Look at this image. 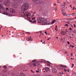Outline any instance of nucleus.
<instances>
[{
  "label": "nucleus",
  "instance_id": "1",
  "mask_svg": "<svg viewBox=\"0 0 76 76\" xmlns=\"http://www.w3.org/2000/svg\"><path fill=\"white\" fill-rule=\"evenodd\" d=\"M28 7H29V4H28L26 3H24L23 5L21 7V10H27V9L28 8Z\"/></svg>",
  "mask_w": 76,
  "mask_h": 76
},
{
  "label": "nucleus",
  "instance_id": "2",
  "mask_svg": "<svg viewBox=\"0 0 76 76\" xmlns=\"http://www.w3.org/2000/svg\"><path fill=\"white\" fill-rule=\"evenodd\" d=\"M10 4V0L4 1L3 2L4 5V6H9Z\"/></svg>",
  "mask_w": 76,
  "mask_h": 76
},
{
  "label": "nucleus",
  "instance_id": "3",
  "mask_svg": "<svg viewBox=\"0 0 76 76\" xmlns=\"http://www.w3.org/2000/svg\"><path fill=\"white\" fill-rule=\"evenodd\" d=\"M44 20H45V19L41 17L37 18V21L39 23H43Z\"/></svg>",
  "mask_w": 76,
  "mask_h": 76
},
{
  "label": "nucleus",
  "instance_id": "4",
  "mask_svg": "<svg viewBox=\"0 0 76 76\" xmlns=\"http://www.w3.org/2000/svg\"><path fill=\"white\" fill-rule=\"evenodd\" d=\"M43 23L42 24V25H51V23L49 22H47V20L46 19H45Z\"/></svg>",
  "mask_w": 76,
  "mask_h": 76
},
{
  "label": "nucleus",
  "instance_id": "5",
  "mask_svg": "<svg viewBox=\"0 0 76 76\" xmlns=\"http://www.w3.org/2000/svg\"><path fill=\"white\" fill-rule=\"evenodd\" d=\"M0 9L2 10V11H3V12H4V10L5 9V8H4V7H3V5L0 3Z\"/></svg>",
  "mask_w": 76,
  "mask_h": 76
},
{
  "label": "nucleus",
  "instance_id": "6",
  "mask_svg": "<svg viewBox=\"0 0 76 76\" xmlns=\"http://www.w3.org/2000/svg\"><path fill=\"white\" fill-rule=\"evenodd\" d=\"M13 6L15 8H16L18 7V4L16 2H14V4H13Z\"/></svg>",
  "mask_w": 76,
  "mask_h": 76
},
{
  "label": "nucleus",
  "instance_id": "7",
  "mask_svg": "<svg viewBox=\"0 0 76 76\" xmlns=\"http://www.w3.org/2000/svg\"><path fill=\"white\" fill-rule=\"evenodd\" d=\"M61 7L62 8V10L63 12H64V10H65L66 9L65 6L64 5H62Z\"/></svg>",
  "mask_w": 76,
  "mask_h": 76
},
{
  "label": "nucleus",
  "instance_id": "8",
  "mask_svg": "<svg viewBox=\"0 0 76 76\" xmlns=\"http://www.w3.org/2000/svg\"><path fill=\"white\" fill-rule=\"evenodd\" d=\"M10 10L11 13H15L16 12V11L12 8L10 9Z\"/></svg>",
  "mask_w": 76,
  "mask_h": 76
},
{
  "label": "nucleus",
  "instance_id": "9",
  "mask_svg": "<svg viewBox=\"0 0 76 76\" xmlns=\"http://www.w3.org/2000/svg\"><path fill=\"white\" fill-rule=\"evenodd\" d=\"M26 13V16H27V17H28V16H30L31 15V14L29 12H25Z\"/></svg>",
  "mask_w": 76,
  "mask_h": 76
},
{
  "label": "nucleus",
  "instance_id": "10",
  "mask_svg": "<svg viewBox=\"0 0 76 76\" xmlns=\"http://www.w3.org/2000/svg\"><path fill=\"white\" fill-rule=\"evenodd\" d=\"M52 72L53 73H56L57 72V70L56 69H52Z\"/></svg>",
  "mask_w": 76,
  "mask_h": 76
},
{
  "label": "nucleus",
  "instance_id": "11",
  "mask_svg": "<svg viewBox=\"0 0 76 76\" xmlns=\"http://www.w3.org/2000/svg\"><path fill=\"white\" fill-rule=\"evenodd\" d=\"M50 69L48 67H46L45 68V71H46L47 72H48V71Z\"/></svg>",
  "mask_w": 76,
  "mask_h": 76
},
{
  "label": "nucleus",
  "instance_id": "12",
  "mask_svg": "<svg viewBox=\"0 0 76 76\" xmlns=\"http://www.w3.org/2000/svg\"><path fill=\"white\" fill-rule=\"evenodd\" d=\"M60 66H61V67H63V68H67V66H63V65H61Z\"/></svg>",
  "mask_w": 76,
  "mask_h": 76
},
{
  "label": "nucleus",
  "instance_id": "13",
  "mask_svg": "<svg viewBox=\"0 0 76 76\" xmlns=\"http://www.w3.org/2000/svg\"><path fill=\"white\" fill-rule=\"evenodd\" d=\"M47 66H50V64H51V63L50 62H47Z\"/></svg>",
  "mask_w": 76,
  "mask_h": 76
},
{
  "label": "nucleus",
  "instance_id": "14",
  "mask_svg": "<svg viewBox=\"0 0 76 76\" xmlns=\"http://www.w3.org/2000/svg\"><path fill=\"white\" fill-rule=\"evenodd\" d=\"M42 63H48V61H45V60H43L42 59Z\"/></svg>",
  "mask_w": 76,
  "mask_h": 76
},
{
  "label": "nucleus",
  "instance_id": "15",
  "mask_svg": "<svg viewBox=\"0 0 76 76\" xmlns=\"http://www.w3.org/2000/svg\"><path fill=\"white\" fill-rule=\"evenodd\" d=\"M70 15H71V14H66V16H68V17H70Z\"/></svg>",
  "mask_w": 76,
  "mask_h": 76
},
{
  "label": "nucleus",
  "instance_id": "16",
  "mask_svg": "<svg viewBox=\"0 0 76 76\" xmlns=\"http://www.w3.org/2000/svg\"><path fill=\"white\" fill-rule=\"evenodd\" d=\"M64 32H65V31H62L61 32V34H62V35H64Z\"/></svg>",
  "mask_w": 76,
  "mask_h": 76
},
{
  "label": "nucleus",
  "instance_id": "17",
  "mask_svg": "<svg viewBox=\"0 0 76 76\" xmlns=\"http://www.w3.org/2000/svg\"><path fill=\"white\" fill-rule=\"evenodd\" d=\"M19 76H24V75H23V73H21V74H20Z\"/></svg>",
  "mask_w": 76,
  "mask_h": 76
},
{
  "label": "nucleus",
  "instance_id": "18",
  "mask_svg": "<svg viewBox=\"0 0 76 76\" xmlns=\"http://www.w3.org/2000/svg\"><path fill=\"white\" fill-rule=\"evenodd\" d=\"M36 65H38V66H39V62H37L36 63Z\"/></svg>",
  "mask_w": 76,
  "mask_h": 76
},
{
  "label": "nucleus",
  "instance_id": "19",
  "mask_svg": "<svg viewBox=\"0 0 76 76\" xmlns=\"http://www.w3.org/2000/svg\"><path fill=\"white\" fill-rule=\"evenodd\" d=\"M3 68L6 69H7V66L6 65H4L3 66Z\"/></svg>",
  "mask_w": 76,
  "mask_h": 76
},
{
  "label": "nucleus",
  "instance_id": "20",
  "mask_svg": "<svg viewBox=\"0 0 76 76\" xmlns=\"http://www.w3.org/2000/svg\"><path fill=\"white\" fill-rule=\"evenodd\" d=\"M28 41H32V38H28Z\"/></svg>",
  "mask_w": 76,
  "mask_h": 76
},
{
  "label": "nucleus",
  "instance_id": "21",
  "mask_svg": "<svg viewBox=\"0 0 76 76\" xmlns=\"http://www.w3.org/2000/svg\"><path fill=\"white\" fill-rule=\"evenodd\" d=\"M55 21H56V20H53L52 22L51 23H50V24H53V23H54L55 22Z\"/></svg>",
  "mask_w": 76,
  "mask_h": 76
},
{
  "label": "nucleus",
  "instance_id": "22",
  "mask_svg": "<svg viewBox=\"0 0 76 76\" xmlns=\"http://www.w3.org/2000/svg\"><path fill=\"white\" fill-rule=\"evenodd\" d=\"M36 61L37 60L36 59H34L32 61V62H33V63H35V62H36Z\"/></svg>",
  "mask_w": 76,
  "mask_h": 76
},
{
  "label": "nucleus",
  "instance_id": "23",
  "mask_svg": "<svg viewBox=\"0 0 76 76\" xmlns=\"http://www.w3.org/2000/svg\"><path fill=\"white\" fill-rule=\"evenodd\" d=\"M7 72V70H6V69H4L3 70V72Z\"/></svg>",
  "mask_w": 76,
  "mask_h": 76
},
{
  "label": "nucleus",
  "instance_id": "24",
  "mask_svg": "<svg viewBox=\"0 0 76 76\" xmlns=\"http://www.w3.org/2000/svg\"><path fill=\"white\" fill-rule=\"evenodd\" d=\"M33 64V66H34V67H36V66H37V65L35 63H34Z\"/></svg>",
  "mask_w": 76,
  "mask_h": 76
},
{
  "label": "nucleus",
  "instance_id": "25",
  "mask_svg": "<svg viewBox=\"0 0 76 76\" xmlns=\"http://www.w3.org/2000/svg\"><path fill=\"white\" fill-rule=\"evenodd\" d=\"M63 4H64V5H64L65 6H66V2H63Z\"/></svg>",
  "mask_w": 76,
  "mask_h": 76
},
{
  "label": "nucleus",
  "instance_id": "26",
  "mask_svg": "<svg viewBox=\"0 0 76 76\" xmlns=\"http://www.w3.org/2000/svg\"><path fill=\"white\" fill-rule=\"evenodd\" d=\"M2 14H3V15H8L7 14V13L6 12H2Z\"/></svg>",
  "mask_w": 76,
  "mask_h": 76
},
{
  "label": "nucleus",
  "instance_id": "27",
  "mask_svg": "<svg viewBox=\"0 0 76 76\" xmlns=\"http://www.w3.org/2000/svg\"><path fill=\"white\" fill-rule=\"evenodd\" d=\"M69 30H70V31H72V28H69Z\"/></svg>",
  "mask_w": 76,
  "mask_h": 76
},
{
  "label": "nucleus",
  "instance_id": "28",
  "mask_svg": "<svg viewBox=\"0 0 76 76\" xmlns=\"http://www.w3.org/2000/svg\"><path fill=\"white\" fill-rule=\"evenodd\" d=\"M63 15H64V16H66V13H63Z\"/></svg>",
  "mask_w": 76,
  "mask_h": 76
},
{
  "label": "nucleus",
  "instance_id": "29",
  "mask_svg": "<svg viewBox=\"0 0 76 76\" xmlns=\"http://www.w3.org/2000/svg\"><path fill=\"white\" fill-rule=\"evenodd\" d=\"M29 22H31L32 23H33V22H32V20H29Z\"/></svg>",
  "mask_w": 76,
  "mask_h": 76
},
{
  "label": "nucleus",
  "instance_id": "30",
  "mask_svg": "<svg viewBox=\"0 0 76 76\" xmlns=\"http://www.w3.org/2000/svg\"><path fill=\"white\" fill-rule=\"evenodd\" d=\"M36 73H39V70H37L36 71Z\"/></svg>",
  "mask_w": 76,
  "mask_h": 76
},
{
  "label": "nucleus",
  "instance_id": "31",
  "mask_svg": "<svg viewBox=\"0 0 76 76\" xmlns=\"http://www.w3.org/2000/svg\"><path fill=\"white\" fill-rule=\"evenodd\" d=\"M36 22V20L33 21V23H35V22Z\"/></svg>",
  "mask_w": 76,
  "mask_h": 76
},
{
  "label": "nucleus",
  "instance_id": "32",
  "mask_svg": "<svg viewBox=\"0 0 76 76\" xmlns=\"http://www.w3.org/2000/svg\"><path fill=\"white\" fill-rule=\"evenodd\" d=\"M72 15H76V13H73L72 14Z\"/></svg>",
  "mask_w": 76,
  "mask_h": 76
},
{
  "label": "nucleus",
  "instance_id": "33",
  "mask_svg": "<svg viewBox=\"0 0 76 76\" xmlns=\"http://www.w3.org/2000/svg\"><path fill=\"white\" fill-rule=\"evenodd\" d=\"M38 0H33V1H37Z\"/></svg>",
  "mask_w": 76,
  "mask_h": 76
},
{
  "label": "nucleus",
  "instance_id": "34",
  "mask_svg": "<svg viewBox=\"0 0 76 76\" xmlns=\"http://www.w3.org/2000/svg\"><path fill=\"white\" fill-rule=\"evenodd\" d=\"M34 19H35V17H34L32 18V20H34Z\"/></svg>",
  "mask_w": 76,
  "mask_h": 76
},
{
  "label": "nucleus",
  "instance_id": "35",
  "mask_svg": "<svg viewBox=\"0 0 76 76\" xmlns=\"http://www.w3.org/2000/svg\"><path fill=\"white\" fill-rule=\"evenodd\" d=\"M65 26H67V27L69 26V25H67V24H66L65 25Z\"/></svg>",
  "mask_w": 76,
  "mask_h": 76
},
{
  "label": "nucleus",
  "instance_id": "36",
  "mask_svg": "<svg viewBox=\"0 0 76 76\" xmlns=\"http://www.w3.org/2000/svg\"><path fill=\"white\" fill-rule=\"evenodd\" d=\"M72 68L73 67V66H74V64H72Z\"/></svg>",
  "mask_w": 76,
  "mask_h": 76
},
{
  "label": "nucleus",
  "instance_id": "37",
  "mask_svg": "<svg viewBox=\"0 0 76 76\" xmlns=\"http://www.w3.org/2000/svg\"><path fill=\"white\" fill-rule=\"evenodd\" d=\"M31 72H32L33 73H34V72L33 71V70H31Z\"/></svg>",
  "mask_w": 76,
  "mask_h": 76
},
{
  "label": "nucleus",
  "instance_id": "38",
  "mask_svg": "<svg viewBox=\"0 0 76 76\" xmlns=\"http://www.w3.org/2000/svg\"><path fill=\"white\" fill-rule=\"evenodd\" d=\"M64 71L65 72H66L67 71V70H66V69H64Z\"/></svg>",
  "mask_w": 76,
  "mask_h": 76
},
{
  "label": "nucleus",
  "instance_id": "39",
  "mask_svg": "<svg viewBox=\"0 0 76 76\" xmlns=\"http://www.w3.org/2000/svg\"><path fill=\"white\" fill-rule=\"evenodd\" d=\"M66 23H68L69 24H70V23L69 22V21H67L66 22Z\"/></svg>",
  "mask_w": 76,
  "mask_h": 76
},
{
  "label": "nucleus",
  "instance_id": "40",
  "mask_svg": "<svg viewBox=\"0 0 76 76\" xmlns=\"http://www.w3.org/2000/svg\"><path fill=\"white\" fill-rule=\"evenodd\" d=\"M73 25V26H74V28H76V25L74 24Z\"/></svg>",
  "mask_w": 76,
  "mask_h": 76
},
{
  "label": "nucleus",
  "instance_id": "41",
  "mask_svg": "<svg viewBox=\"0 0 76 76\" xmlns=\"http://www.w3.org/2000/svg\"><path fill=\"white\" fill-rule=\"evenodd\" d=\"M69 7H71V8H72V5L71 4L69 5Z\"/></svg>",
  "mask_w": 76,
  "mask_h": 76
},
{
  "label": "nucleus",
  "instance_id": "42",
  "mask_svg": "<svg viewBox=\"0 0 76 76\" xmlns=\"http://www.w3.org/2000/svg\"><path fill=\"white\" fill-rule=\"evenodd\" d=\"M46 76H52L50 75H47Z\"/></svg>",
  "mask_w": 76,
  "mask_h": 76
},
{
  "label": "nucleus",
  "instance_id": "43",
  "mask_svg": "<svg viewBox=\"0 0 76 76\" xmlns=\"http://www.w3.org/2000/svg\"><path fill=\"white\" fill-rule=\"evenodd\" d=\"M18 1H19L20 2L22 1V0H18Z\"/></svg>",
  "mask_w": 76,
  "mask_h": 76
},
{
  "label": "nucleus",
  "instance_id": "44",
  "mask_svg": "<svg viewBox=\"0 0 76 76\" xmlns=\"http://www.w3.org/2000/svg\"><path fill=\"white\" fill-rule=\"evenodd\" d=\"M55 30L56 31H57V28H55Z\"/></svg>",
  "mask_w": 76,
  "mask_h": 76
},
{
  "label": "nucleus",
  "instance_id": "45",
  "mask_svg": "<svg viewBox=\"0 0 76 76\" xmlns=\"http://www.w3.org/2000/svg\"><path fill=\"white\" fill-rule=\"evenodd\" d=\"M29 64H27V67H29Z\"/></svg>",
  "mask_w": 76,
  "mask_h": 76
},
{
  "label": "nucleus",
  "instance_id": "46",
  "mask_svg": "<svg viewBox=\"0 0 76 76\" xmlns=\"http://www.w3.org/2000/svg\"><path fill=\"white\" fill-rule=\"evenodd\" d=\"M45 34H47V31H45Z\"/></svg>",
  "mask_w": 76,
  "mask_h": 76
},
{
  "label": "nucleus",
  "instance_id": "47",
  "mask_svg": "<svg viewBox=\"0 0 76 76\" xmlns=\"http://www.w3.org/2000/svg\"><path fill=\"white\" fill-rule=\"evenodd\" d=\"M9 16H12V15L10 14V15H8Z\"/></svg>",
  "mask_w": 76,
  "mask_h": 76
},
{
  "label": "nucleus",
  "instance_id": "48",
  "mask_svg": "<svg viewBox=\"0 0 76 76\" xmlns=\"http://www.w3.org/2000/svg\"><path fill=\"white\" fill-rule=\"evenodd\" d=\"M71 56H73V53H71Z\"/></svg>",
  "mask_w": 76,
  "mask_h": 76
},
{
  "label": "nucleus",
  "instance_id": "49",
  "mask_svg": "<svg viewBox=\"0 0 76 76\" xmlns=\"http://www.w3.org/2000/svg\"><path fill=\"white\" fill-rule=\"evenodd\" d=\"M6 10H9V8H8L7 7L6 9Z\"/></svg>",
  "mask_w": 76,
  "mask_h": 76
},
{
  "label": "nucleus",
  "instance_id": "50",
  "mask_svg": "<svg viewBox=\"0 0 76 76\" xmlns=\"http://www.w3.org/2000/svg\"><path fill=\"white\" fill-rule=\"evenodd\" d=\"M70 71V70H69V69H68L67 71V72H69Z\"/></svg>",
  "mask_w": 76,
  "mask_h": 76
},
{
  "label": "nucleus",
  "instance_id": "51",
  "mask_svg": "<svg viewBox=\"0 0 76 76\" xmlns=\"http://www.w3.org/2000/svg\"><path fill=\"white\" fill-rule=\"evenodd\" d=\"M73 10H75V7H74L73 8Z\"/></svg>",
  "mask_w": 76,
  "mask_h": 76
},
{
  "label": "nucleus",
  "instance_id": "52",
  "mask_svg": "<svg viewBox=\"0 0 76 76\" xmlns=\"http://www.w3.org/2000/svg\"><path fill=\"white\" fill-rule=\"evenodd\" d=\"M67 42L68 44H70V43H69V42Z\"/></svg>",
  "mask_w": 76,
  "mask_h": 76
},
{
  "label": "nucleus",
  "instance_id": "53",
  "mask_svg": "<svg viewBox=\"0 0 76 76\" xmlns=\"http://www.w3.org/2000/svg\"><path fill=\"white\" fill-rule=\"evenodd\" d=\"M44 44H45V42H42V44H44Z\"/></svg>",
  "mask_w": 76,
  "mask_h": 76
},
{
  "label": "nucleus",
  "instance_id": "54",
  "mask_svg": "<svg viewBox=\"0 0 76 76\" xmlns=\"http://www.w3.org/2000/svg\"><path fill=\"white\" fill-rule=\"evenodd\" d=\"M28 34H29V35H30V34H31V33L28 32Z\"/></svg>",
  "mask_w": 76,
  "mask_h": 76
},
{
  "label": "nucleus",
  "instance_id": "55",
  "mask_svg": "<svg viewBox=\"0 0 76 76\" xmlns=\"http://www.w3.org/2000/svg\"><path fill=\"white\" fill-rule=\"evenodd\" d=\"M40 63H42V61H40Z\"/></svg>",
  "mask_w": 76,
  "mask_h": 76
},
{
  "label": "nucleus",
  "instance_id": "56",
  "mask_svg": "<svg viewBox=\"0 0 76 76\" xmlns=\"http://www.w3.org/2000/svg\"><path fill=\"white\" fill-rule=\"evenodd\" d=\"M74 47L75 46H74L73 45L72 46V48H74Z\"/></svg>",
  "mask_w": 76,
  "mask_h": 76
},
{
  "label": "nucleus",
  "instance_id": "57",
  "mask_svg": "<svg viewBox=\"0 0 76 76\" xmlns=\"http://www.w3.org/2000/svg\"><path fill=\"white\" fill-rule=\"evenodd\" d=\"M67 3L68 4H70V3H69V2H67Z\"/></svg>",
  "mask_w": 76,
  "mask_h": 76
},
{
  "label": "nucleus",
  "instance_id": "58",
  "mask_svg": "<svg viewBox=\"0 0 76 76\" xmlns=\"http://www.w3.org/2000/svg\"><path fill=\"white\" fill-rule=\"evenodd\" d=\"M56 38H57V39H58V37H56Z\"/></svg>",
  "mask_w": 76,
  "mask_h": 76
},
{
  "label": "nucleus",
  "instance_id": "59",
  "mask_svg": "<svg viewBox=\"0 0 76 76\" xmlns=\"http://www.w3.org/2000/svg\"><path fill=\"white\" fill-rule=\"evenodd\" d=\"M65 53L66 54H67V53H68L67 52H65Z\"/></svg>",
  "mask_w": 76,
  "mask_h": 76
},
{
  "label": "nucleus",
  "instance_id": "60",
  "mask_svg": "<svg viewBox=\"0 0 76 76\" xmlns=\"http://www.w3.org/2000/svg\"><path fill=\"white\" fill-rule=\"evenodd\" d=\"M34 14H35V13H36V12H34Z\"/></svg>",
  "mask_w": 76,
  "mask_h": 76
},
{
  "label": "nucleus",
  "instance_id": "61",
  "mask_svg": "<svg viewBox=\"0 0 76 76\" xmlns=\"http://www.w3.org/2000/svg\"><path fill=\"white\" fill-rule=\"evenodd\" d=\"M28 32H26V34H28Z\"/></svg>",
  "mask_w": 76,
  "mask_h": 76
},
{
  "label": "nucleus",
  "instance_id": "62",
  "mask_svg": "<svg viewBox=\"0 0 76 76\" xmlns=\"http://www.w3.org/2000/svg\"><path fill=\"white\" fill-rule=\"evenodd\" d=\"M50 39V38H48V39H47V40H48Z\"/></svg>",
  "mask_w": 76,
  "mask_h": 76
},
{
  "label": "nucleus",
  "instance_id": "63",
  "mask_svg": "<svg viewBox=\"0 0 76 76\" xmlns=\"http://www.w3.org/2000/svg\"><path fill=\"white\" fill-rule=\"evenodd\" d=\"M39 32H40V33H41V32H41V31H39Z\"/></svg>",
  "mask_w": 76,
  "mask_h": 76
},
{
  "label": "nucleus",
  "instance_id": "64",
  "mask_svg": "<svg viewBox=\"0 0 76 76\" xmlns=\"http://www.w3.org/2000/svg\"><path fill=\"white\" fill-rule=\"evenodd\" d=\"M56 26V28H57V26Z\"/></svg>",
  "mask_w": 76,
  "mask_h": 76
}]
</instances>
